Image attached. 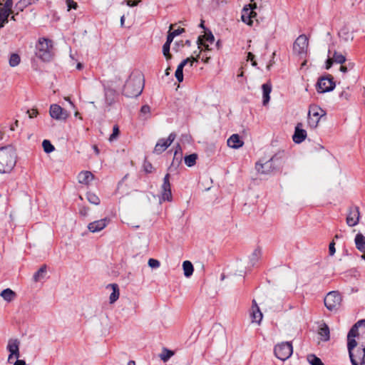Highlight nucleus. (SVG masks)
Listing matches in <instances>:
<instances>
[{"label":"nucleus","mask_w":365,"mask_h":365,"mask_svg":"<svg viewBox=\"0 0 365 365\" xmlns=\"http://www.w3.org/2000/svg\"><path fill=\"white\" fill-rule=\"evenodd\" d=\"M347 350L352 365H365V319L358 321L349 331Z\"/></svg>","instance_id":"obj_1"},{"label":"nucleus","mask_w":365,"mask_h":365,"mask_svg":"<svg viewBox=\"0 0 365 365\" xmlns=\"http://www.w3.org/2000/svg\"><path fill=\"white\" fill-rule=\"evenodd\" d=\"M16 163V153L14 148L7 145L0 148V173H9Z\"/></svg>","instance_id":"obj_2"},{"label":"nucleus","mask_w":365,"mask_h":365,"mask_svg":"<svg viewBox=\"0 0 365 365\" xmlns=\"http://www.w3.org/2000/svg\"><path fill=\"white\" fill-rule=\"evenodd\" d=\"M144 79L140 75L130 77L125 83L123 93L128 98L138 96L143 91Z\"/></svg>","instance_id":"obj_3"},{"label":"nucleus","mask_w":365,"mask_h":365,"mask_svg":"<svg viewBox=\"0 0 365 365\" xmlns=\"http://www.w3.org/2000/svg\"><path fill=\"white\" fill-rule=\"evenodd\" d=\"M53 55L52 41L46 38H39L36 45V56L43 61H50Z\"/></svg>","instance_id":"obj_4"},{"label":"nucleus","mask_w":365,"mask_h":365,"mask_svg":"<svg viewBox=\"0 0 365 365\" xmlns=\"http://www.w3.org/2000/svg\"><path fill=\"white\" fill-rule=\"evenodd\" d=\"M20 341L17 339H10L8 341L6 345V350L9 351V354L8 356L7 361L8 363H13L15 359H17L20 357Z\"/></svg>","instance_id":"obj_5"},{"label":"nucleus","mask_w":365,"mask_h":365,"mask_svg":"<svg viewBox=\"0 0 365 365\" xmlns=\"http://www.w3.org/2000/svg\"><path fill=\"white\" fill-rule=\"evenodd\" d=\"M292 354V346L289 342H282L275 346L274 354L277 358L284 361Z\"/></svg>","instance_id":"obj_6"},{"label":"nucleus","mask_w":365,"mask_h":365,"mask_svg":"<svg viewBox=\"0 0 365 365\" xmlns=\"http://www.w3.org/2000/svg\"><path fill=\"white\" fill-rule=\"evenodd\" d=\"M341 296L337 292H330L324 297L325 307L330 311L335 310L341 303Z\"/></svg>","instance_id":"obj_7"},{"label":"nucleus","mask_w":365,"mask_h":365,"mask_svg":"<svg viewBox=\"0 0 365 365\" xmlns=\"http://www.w3.org/2000/svg\"><path fill=\"white\" fill-rule=\"evenodd\" d=\"M308 48V38L305 35H300L293 44V51L297 55L306 53Z\"/></svg>","instance_id":"obj_8"},{"label":"nucleus","mask_w":365,"mask_h":365,"mask_svg":"<svg viewBox=\"0 0 365 365\" xmlns=\"http://www.w3.org/2000/svg\"><path fill=\"white\" fill-rule=\"evenodd\" d=\"M49 114L52 118L57 120H66L68 117V111L58 104L51 105Z\"/></svg>","instance_id":"obj_9"},{"label":"nucleus","mask_w":365,"mask_h":365,"mask_svg":"<svg viewBox=\"0 0 365 365\" xmlns=\"http://www.w3.org/2000/svg\"><path fill=\"white\" fill-rule=\"evenodd\" d=\"M175 138L176 135L174 133H172L169 135L167 139H159L155 146L154 153L156 154H160L164 152L172 144Z\"/></svg>","instance_id":"obj_10"},{"label":"nucleus","mask_w":365,"mask_h":365,"mask_svg":"<svg viewBox=\"0 0 365 365\" xmlns=\"http://www.w3.org/2000/svg\"><path fill=\"white\" fill-rule=\"evenodd\" d=\"M332 47L331 46H329L328 50V59L326 61L325 68L326 69H329L333 63V61L342 64L346 61V58L341 53H337L334 51L332 53Z\"/></svg>","instance_id":"obj_11"},{"label":"nucleus","mask_w":365,"mask_h":365,"mask_svg":"<svg viewBox=\"0 0 365 365\" xmlns=\"http://www.w3.org/2000/svg\"><path fill=\"white\" fill-rule=\"evenodd\" d=\"M319 123V107L312 105L308 112V124L311 128H317Z\"/></svg>","instance_id":"obj_12"},{"label":"nucleus","mask_w":365,"mask_h":365,"mask_svg":"<svg viewBox=\"0 0 365 365\" xmlns=\"http://www.w3.org/2000/svg\"><path fill=\"white\" fill-rule=\"evenodd\" d=\"M257 8V4L255 3L250 4L243 9V13L242 14V20L243 22L247 24L248 25H252V19L256 17L257 14L254 11V9Z\"/></svg>","instance_id":"obj_13"},{"label":"nucleus","mask_w":365,"mask_h":365,"mask_svg":"<svg viewBox=\"0 0 365 365\" xmlns=\"http://www.w3.org/2000/svg\"><path fill=\"white\" fill-rule=\"evenodd\" d=\"M336 83L332 76H321V93L330 92L334 89Z\"/></svg>","instance_id":"obj_14"},{"label":"nucleus","mask_w":365,"mask_h":365,"mask_svg":"<svg viewBox=\"0 0 365 365\" xmlns=\"http://www.w3.org/2000/svg\"><path fill=\"white\" fill-rule=\"evenodd\" d=\"M273 160L274 158H272L263 163H262L261 161L257 163L255 168L257 173L262 175H267L271 173L274 170Z\"/></svg>","instance_id":"obj_15"},{"label":"nucleus","mask_w":365,"mask_h":365,"mask_svg":"<svg viewBox=\"0 0 365 365\" xmlns=\"http://www.w3.org/2000/svg\"><path fill=\"white\" fill-rule=\"evenodd\" d=\"M169 178V174H166L164 177L163 183L162 185L161 199L164 201L167 200L170 202L172 200V193Z\"/></svg>","instance_id":"obj_16"},{"label":"nucleus","mask_w":365,"mask_h":365,"mask_svg":"<svg viewBox=\"0 0 365 365\" xmlns=\"http://www.w3.org/2000/svg\"><path fill=\"white\" fill-rule=\"evenodd\" d=\"M307 136V131L302 128V123H298L295 126L294 133L292 135L293 141L297 144H299L306 139Z\"/></svg>","instance_id":"obj_17"},{"label":"nucleus","mask_w":365,"mask_h":365,"mask_svg":"<svg viewBox=\"0 0 365 365\" xmlns=\"http://www.w3.org/2000/svg\"><path fill=\"white\" fill-rule=\"evenodd\" d=\"M359 209L358 207L350 208L349 212L346 217V223L350 227L356 225L359 220Z\"/></svg>","instance_id":"obj_18"},{"label":"nucleus","mask_w":365,"mask_h":365,"mask_svg":"<svg viewBox=\"0 0 365 365\" xmlns=\"http://www.w3.org/2000/svg\"><path fill=\"white\" fill-rule=\"evenodd\" d=\"M108 222L109 220L106 217L101 219L89 223L88 225V229L91 232H100L108 225Z\"/></svg>","instance_id":"obj_19"},{"label":"nucleus","mask_w":365,"mask_h":365,"mask_svg":"<svg viewBox=\"0 0 365 365\" xmlns=\"http://www.w3.org/2000/svg\"><path fill=\"white\" fill-rule=\"evenodd\" d=\"M214 41L215 37L212 35V34L210 31L205 32L204 36H202V37H199L198 38V47L200 48L201 46H203L205 47L203 52L205 53L206 51L210 50L209 44L207 43L206 42L212 43Z\"/></svg>","instance_id":"obj_20"},{"label":"nucleus","mask_w":365,"mask_h":365,"mask_svg":"<svg viewBox=\"0 0 365 365\" xmlns=\"http://www.w3.org/2000/svg\"><path fill=\"white\" fill-rule=\"evenodd\" d=\"M250 317L252 318V322L257 323L258 324H260L262 319V313L261 312L255 299H253L252 301V307L250 313Z\"/></svg>","instance_id":"obj_21"},{"label":"nucleus","mask_w":365,"mask_h":365,"mask_svg":"<svg viewBox=\"0 0 365 365\" xmlns=\"http://www.w3.org/2000/svg\"><path fill=\"white\" fill-rule=\"evenodd\" d=\"M94 179V175L90 171H82L78 175V181L81 184L89 185Z\"/></svg>","instance_id":"obj_22"},{"label":"nucleus","mask_w":365,"mask_h":365,"mask_svg":"<svg viewBox=\"0 0 365 365\" xmlns=\"http://www.w3.org/2000/svg\"><path fill=\"white\" fill-rule=\"evenodd\" d=\"M243 141L237 134H233L227 139V145L232 148H240L243 145Z\"/></svg>","instance_id":"obj_23"},{"label":"nucleus","mask_w":365,"mask_h":365,"mask_svg":"<svg viewBox=\"0 0 365 365\" xmlns=\"http://www.w3.org/2000/svg\"><path fill=\"white\" fill-rule=\"evenodd\" d=\"M263 93V105H267L270 99V93L272 91V85L269 83H264L262 86Z\"/></svg>","instance_id":"obj_24"},{"label":"nucleus","mask_w":365,"mask_h":365,"mask_svg":"<svg viewBox=\"0 0 365 365\" xmlns=\"http://www.w3.org/2000/svg\"><path fill=\"white\" fill-rule=\"evenodd\" d=\"M356 247L361 252H365V237L361 234L358 233L354 239Z\"/></svg>","instance_id":"obj_25"},{"label":"nucleus","mask_w":365,"mask_h":365,"mask_svg":"<svg viewBox=\"0 0 365 365\" xmlns=\"http://www.w3.org/2000/svg\"><path fill=\"white\" fill-rule=\"evenodd\" d=\"M110 287L112 289V293L110 295L109 300L110 303L113 304L118 300L119 298V288L116 284H110L108 285L107 288Z\"/></svg>","instance_id":"obj_26"},{"label":"nucleus","mask_w":365,"mask_h":365,"mask_svg":"<svg viewBox=\"0 0 365 365\" xmlns=\"http://www.w3.org/2000/svg\"><path fill=\"white\" fill-rule=\"evenodd\" d=\"M339 37L344 41H350L354 39L353 33L348 28H343L339 32Z\"/></svg>","instance_id":"obj_27"},{"label":"nucleus","mask_w":365,"mask_h":365,"mask_svg":"<svg viewBox=\"0 0 365 365\" xmlns=\"http://www.w3.org/2000/svg\"><path fill=\"white\" fill-rule=\"evenodd\" d=\"M0 296L7 302H10L16 297V293L9 288L4 289Z\"/></svg>","instance_id":"obj_28"},{"label":"nucleus","mask_w":365,"mask_h":365,"mask_svg":"<svg viewBox=\"0 0 365 365\" xmlns=\"http://www.w3.org/2000/svg\"><path fill=\"white\" fill-rule=\"evenodd\" d=\"M182 269H183L184 275L186 277H190V276L192 275L193 271H194V267H193L192 264L190 261L186 260V261L183 262Z\"/></svg>","instance_id":"obj_29"},{"label":"nucleus","mask_w":365,"mask_h":365,"mask_svg":"<svg viewBox=\"0 0 365 365\" xmlns=\"http://www.w3.org/2000/svg\"><path fill=\"white\" fill-rule=\"evenodd\" d=\"M329 339L330 331L329 327L325 323H321V341H327Z\"/></svg>","instance_id":"obj_30"},{"label":"nucleus","mask_w":365,"mask_h":365,"mask_svg":"<svg viewBox=\"0 0 365 365\" xmlns=\"http://www.w3.org/2000/svg\"><path fill=\"white\" fill-rule=\"evenodd\" d=\"M199 57V55L195 58V57H190L187 58L186 59L183 60L178 66L177 70L178 71H183V68L187 64L190 63V67L191 68L192 66V64L194 62L197 61V58Z\"/></svg>","instance_id":"obj_31"},{"label":"nucleus","mask_w":365,"mask_h":365,"mask_svg":"<svg viewBox=\"0 0 365 365\" xmlns=\"http://www.w3.org/2000/svg\"><path fill=\"white\" fill-rule=\"evenodd\" d=\"M38 1V0H20L16 4V8L18 11H22L26 7Z\"/></svg>","instance_id":"obj_32"},{"label":"nucleus","mask_w":365,"mask_h":365,"mask_svg":"<svg viewBox=\"0 0 365 365\" xmlns=\"http://www.w3.org/2000/svg\"><path fill=\"white\" fill-rule=\"evenodd\" d=\"M10 14H9V10L6 9H0V29L2 28L6 23L8 22V18Z\"/></svg>","instance_id":"obj_33"},{"label":"nucleus","mask_w":365,"mask_h":365,"mask_svg":"<svg viewBox=\"0 0 365 365\" xmlns=\"http://www.w3.org/2000/svg\"><path fill=\"white\" fill-rule=\"evenodd\" d=\"M197 158V155L195 153L187 155L185 157V163L187 166L192 167L195 164Z\"/></svg>","instance_id":"obj_34"},{"label":"nucleus","mask_w":365,"mask_h":365,"mask_svg":"<svg viewBox=\"0 0 365 365\" xmlns=\"http://www.w3.org/2000/svg\"><path fill=\"white\" fill-rule=\"evenodd\" d=\"M20 61V56L17 53H12L10 56L9 63L10 66L15 67L19 64Z\"/></svg>","instance_id":"obj_35"},{"label":"nucleus","mask_w":365,"mask_h":365,"mask_svg":"<svg viewBox=\"0 0 365 365\" xmlns=\"http://www.w3.org/2000/svg\"><path fill=\"white\" fill-rule=\"evenodd\" d=\"M42 146L44 152L46 153H50L53 152L55 149L54 146L51 143V142L48 140H43V141L42 142Z\"/></svg>","instance_id":"obj_36"},{"label":"nucleus","mask_w":365,"mask_h":365,"mask_svg":"<svg viewBox=\"0 0 365 365\" xmlns=\"http://www.w3.org/2000/svg\"><path fill=\"white\" fill-rule=\"evenodd\" d=\"M115 91L112 89H105V96L106 102L110 105L114 101L113 96Z\"/></svg>","instance_id":"obj_37"},{"label":"nucleus","mask_w":365,"mask_h":365,"mask_svg":"<svg viewBox=\"0 0 365 365\" xmlns=\"http://www.w3.org/2000/svg\"><path fill=\"white\" fill-rule=\"evenodd\" d=\"M87 199H88V202L91 204L97 205H99V203H100L99 197L93 193L88 192L87 193Z\"/></svg>","instance_id":"obj_38"},{"label":"nucleus","mask_w":365,"mask_h":365,"mask_svg":"<svg viewBox=\"0 0 365 365\" xmlns=\"http://www.w3.org/2000/svg\"><path fill=\"white\" fill-rule=\"evenodd\" d=\"M46 267L42 266L34 275V279L37 282L43 277V274L46 272Z\"/></svg>","instance_id":"obj_39"},{"label":"nucleus","mask_w":365,"mask_h":365,"mask_svg":"<svg viewBox=\"0 0 365 365\" xmlns=\"http://www.w3.org/2000/svg\"><path fill=\"white\" fill-rule=\"evenodd\" d=\"M260 255H261V252L259 250H255L251 257H250V261H251V263H252V265H254L255 264L256 262H257V260L259 259V257H260Z\"/></svg>","instance_id":"obj_40"},{"label":"nucleus","mask_w":365,"mask_h":365,"mask_svg":"<svg viewBox=\"0 0 365 365\" xmlns=\"http://www.w3.org/2000/svg\"><path fill=\"white\" fill-rule=\"evenodd\" d=\"M170 43H165L163 46V53L167 60H169L172 58V56L170 53Z\"/></svg>","instance_id":"obj_41"},{"label":"nucleus","mask_w":365,"mask_h":365,"mask_svg":"<svg viewBox=\"0 0 365 365\" xmlns=\"http://www.w3.org/2000/svg\"><path fill=\"white\" fill-rule=\"evenodd\" d=\"M307 361L311 365H319V358L314 354H309L307 356Z\"/></svg>","instance_id":"obj_42"},{"label":"nucleus","mask_w":365,"mask_h":365,"mask_svg":"<svg viewBox=\"0 0 365 365\" xmlns=\"http://www.w3.org/2000/svg\"><path fill=\"white\" fill-rule=\"evenodd\" d=\"M141 114L145 115V118H148L150 115V108L148 105L143 106L140 109Z\"/></svg>","instance_id":"obj_43"},{"label":"nucleus","mask_w":365,"mask_h":365,"mask_svg":"<svg viewBox=\"0 0 365 365\" xmlns=\"http://www.w3.org/2000/svg\"><path fill=\"white\" fill-rule=\"evenodd\" d=\"M119 134V128L117 125H114L113 129V133L110 135L109 140L113 141L114 140Z\"/></svg>","instance_id":"obj_44"},{"label":"nucleus","mask_w":365,"mask_h":365,"mask_svg":"<svg viewBox=\"0 0 365 365\" xmlns=\"http://www.w3.org/2000/svg\"><path fill=\"white\" fill-rule=\"evenodd\" d=\"M148 265L151 268H158L160 267V262L155 259H150L148 260Z\"/></svg>","instance_id":"obj_45"},{"label":"nucleus","mask_w":365,"mask_h":365,"mask_svg":"<svg viewBox=\"0 0 365 365\" xmlns=\"http://www.w3.org/2000/svg\"><path fill=\"white\" fill-rule=\"evenodd\" d=\"M173 355V352L169 350H166V353L161 354L160 358L163 361H168L172 356Z\"/></svg>","instance_id":"obj_46"},{"label":"nucleus","mask_w":365,"mask_h":365,"mask_svg":"<svg viewBox=\"0 0 365 365\" xmlns=\"http://www.w3.org/2000/svg\"><path fill=\"white\" fill-rule=\"evenodd\" d=\"M66 4H67V6H68V10H71V9H76L78 6L77 5V3L75 2L73 0H66Z\"/></svg>","instance_id":"obj_47"},{"label":"nucleus","mask_w":365,"mask_h":365,"mask_svg":"<svg viewBox=\"0 0 365 365\" xmlns=\"http://www.w3.org/2000/svg\"><path fill=\"white\" fill-rule=\"evenodd\" d=\"M13 6V1L12 0H6L4 4V7L3 9H6L9 10V14H10L11 11V8Z\"/></svg>","instance_id":"obj_48"},{"label":"nucleus","mask_w":365,"mask_h":365,"mask_svg":"<svg viewBox=\"0 0 365 365\" xmlns=\"http://www.w3.org/2000/svg\"><path fill=\"white\" fill-rule=\"evenodd\" d=\"M329 252L331 256H333L336 252L335 242L332 241L329 245Z\"/></svg>","instance_id":"obj_49"},{"label":"nucleus","mask_w":365,"mask_h":365,"mask_svg":"<svg viewBox=\"0 0 365 365\" xmlns=\"http://www.w3.org/2000/svg\"><path fill=\"white\" fill-rule=\"evenodd\" d=\"M255 56L251 52H249L247 53V61H250L252 62V65L253 66H257V62L256 61H255Z\"/></svg>","instance_id":"obj_50"},{"label":"nucleus","mask_w":365,"mask_h":365,"mask_svg":"<svg viewBox=\"0 0 365 365\" xmlns=\"http://www.w3.org/2000/svg\"><path fill=\"white\" fill-rule=\"evenodd\" d=\"M175 76L179 82H182L183 81V72L182 71L176 70Z\"/></svg>","instance_id":"obj_51"},{"label":"nucleus","mask_w":365,"mask_h":365,"mask_svg":"<svg viewBox=\"0 0 365 365\" xmlns=\"http://www.w3.org/2000/svg\"><path fill=\"white\" fill-rule=\"evenodd\" d=\"M27 113L29 114V116L30 118H35L37 116L38 111L36 109H31V110H27Z\"/></svg>","instance_id":"obj_52"},{"label":"nucleus","mask_w":365,"mask_h":365,"mask_svg":"<svg viewBox=\"0 0 365 365\" xmlns=\"http://www.w3.org/2000/svg\"><path fill=\"white\" fill-rule=\"evenodd\" d=\"M143 167H144V170L146 173L152 172L153 166L150 163H145Z\"/></svg>","instance_id":"obj_53"},{"label":"nucleus","mask_w":365,"mask_h":365,"mask_svg":"<svg viewBox=\"0 0 365 365\" xmlns=\"http://www.w3.org/2000/svg\"><path fill=\"white\" fill-rule=\"evenodd\" d=\"M172 29V26H170V31H169V34L167 36V41L165 43H171V42L173 41V38H174V35L171 34L170 32V30Z\"/></svg>","instance_id":"obj_54"},{"label":"nucleus","mask_w":365,"mask_h":365,"mask_svg":"<svg viewBox=\"0 0 365 365\" xmlns=\"http://www.w3.org/2000/svg\"><path fill=\"white\" fill-rule=\"evenodd\" d=\"M138 2H140V0H136L135 2H133L131 0H125L123 1V3H125L128 6H134L137 5Z\"/></svg>","instance_id":"obj_55"},{"label":"nucleus","mask_w":365,"mask_h":365,"mask_svg":"<svg viewBox=\"0 0 365 365\" xmlns=\"http://www.w3.org/2000/svg\"><path fill=\"white\" fill-rule=\"evenodd\" d=\"M274 56H275V52H274L272 53V58H271L269 63H268V65L267 66V70H269L271 68V67L272 66V65L274 63Z\"/></svg>","instance_id":"obj_56"},{"label":"nucleus","mask_w":365,"mask_h":365,"mask_svg":"<svg viewBox=\"0 0 365 365\" xmlns=\"http://www.w3.org/2000/svg\"><path fill=\"white\" fill-rule=\"evenodd\" d=\"M339 98H344V99L347 100L349 98V94L345 91H343L340 93Z\"/></svg>","instance_id":"obj_57"},{"label":"nucleus","mask_w":365,"mask_h":365,"mask_svg":"<svg viewBox=\"0 0 365 365\" xmlns=\"http://www.w3.org/2000/svg\"><path fill=\"white\" fill-rule=\"evenodd\" d=\"M182 31H184L183 29H178L174 30V31H170V32H171L172 34L174 35V36H176L180 34Z\"/></svg>","instance_id":"obj_58"},{"label":"nucleus","mask_w":365,"mask_h":365,"mask_svg":"<svg viewBox=\"0 0 365 365\" xmlns=\"http://www.w3.org/2000/svg\"><path fill=\"white\" fill-rule=\"evenodd\" d=\"M14 365H26V364L24 360L17 359L14 363Z\"/></svg>","instance_id":"obj_59"},{"label":"nucleus","mask_w":365,"mask_h":365,"mask_svg":"<svg viewBox=\"0 0 365 365\" xmlns=\"http://www.w3.org/2000/svg\"><path fill=\"white\" fill-rule=\"evenodd\" d=\"M88 208H86V207H83L80 210V214L83 215V216H86L88 213Z\"/></svg>","instance_id":"obj_60"},{"label":"nucleus","mask_w":365,"mask_h":365,"mask_svg":"<svg viewBox=\"0 0 365 365\" xmlns=\"http://www.w3.org/2000/svg\"><path fill=\"white\" fill-rule=\"evenodd\" d=\"M316 89L318 92H319V78L317 79L316 83H315Z\"/></svg>","instance_id":"obj_61"},{"label":"nucleus","mask_w":365,"mask_h":365,"mask_svg":"<svg viewBox=\"0 0 365 365\" xmlns=\"http://www.w3.org/2000/svg\"><path fill=\"white\" fill-rule=\"evenodd\" d=\"M209 59H210V57L205 56L204 55L202 57V61H203L205 63H208Z\"/></svg>","instance_id":"obj_62"},{"label":"nucleus","mask_w":365,"mask_h":365,"mask_svg":"<svg viewBox=\"0 0 365 365\" xmlns=\"http://www.w3.org/2000/svg\"><path fill=\"white\" fill-rule=\"evenodd\" d=\"M93 150H94V152L96 153V155L99 154L100 151H99V150H98V147L96 145H93Z\"/></svg>","instance_id":"obj_63"},{"label":"nucleus","mask_w":365,"mask_h":365,"mask_svg":"<svg viewBox=\"0 0 365 365\" xmlns=\"http://www.w3.org/2000/svg\"><path fill=\"white\" fill-rule=\"evenodd\" d=\"M339 69L343 73H345L347 71V68L346 66H341Z\"/></svg>","instance_id":"obj_64"}]
</instances>
